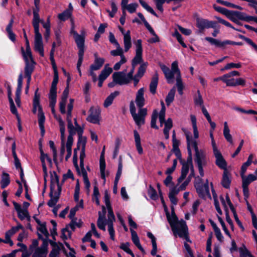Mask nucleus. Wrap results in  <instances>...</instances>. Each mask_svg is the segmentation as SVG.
<instances>
[{
  "mask_svg": "<svg viewBox=\"0 0 257 257\" xmlns=\"http://www.w3.org/2000/svg\"><path fill=\"white\" fill-rule=\"evenodd\" d=\"M72 14L70 10H65L58 15V17L61 21H64L71 17Z\"/></svg>",
  "mask_w": 257,
  "mask_h": 257,
  "instance_id": "47",
  "label": "nucleus"
},
{
  "mask_svg": "<svg viewBox=\"0 0 257 257\" xmlns=\"http://www.w3.org/2000/svg\"><path fill=\"white\" fill-rule=\"evenodd\" d=\"M21 51L23 58L26 62H34L32 57V54L31 50H24L23 47L21 48Z\"/></svg>",
  "mask_w": 257,
  "mask_h": 257,
  "instance_id": "33",
  "label": "nucleus"
},
{
  "mask_svg": "<svg viewBox=\"0 0 257 257\" xmlns=\"http://www.w3.org/2000/svg\"><path fill=\"white\" fill-rule=\"evenodd\" d=\"M36 9L33 10V26L34 29V32H39V23L42 21L40 20L39 15V5Z\"/></svg>",
  "mask_w": 257,
  "mask_h": 257,
  "instance_id": "18",
  "label": "nucleus"
},
{
  "mask_svg": "<svg viewBox=\"0 0 257 257\" xmlns=\"http://www.w3.org/2000/svg\"><path fill=\"white\" fill-rule=\"evenodd\" d=\"M158 83V75L156 73L152 77L151 82L150 84V90L153 94H155L156 92V88Z\"/></svg>",
  "mask_w": 257,
  "mask_h": 257,
  "instance_id": "35",
  "label": "nucleus"
},
{
  "mask_svg": "<svg viewBox=\"0 0 257 257\" xmlns=\"http://www.w3.org/2000/svg\"><path fill=\"white\" fill-rule=\"evenodd\" d=\"M253 156L252 154H250L246 162L244 163L241 168V171L240 172H242L243 173H245L247 168L248 166L250 165V164L252 163V160H253Z\"/></svg>",
  "mask_w": 257,
  "mask_h": 257,
  "instance_id": "46",
  "label": "nucleus"
},
{
  "mask_svg": "<svg viewBox=\"0 0 257 257\" xmlns=\"http://www.w3.org/2000/svg\"><path fill=\"white\" fill-rule=\"evenodd\" d=\"M73 99H70V102L67 106V121L68 122V128L69 135L68 137L67 141H65V151H66L67 152V155L65 157L66 161H67L70 158L72 154V146L73 143V136L76 134V132H78L79 130H80V127L78 125L76 119H75L74 123L77 127H74L71 120V111L73 107Z\"/></svg>",
  "mask_w": 257,
  "mask_h": 257,
  "instance_id": "3",
  "label": "nucleus"
},
{
  "mask_svg": "<svg viewBox=\"0 0 257 257\" xmlns=\"http://www.w3.org/2000/svg\"><path fill=\"white\" fill-rule=\"evenodd\" d=\"M123 44L124 51L126 52L132 47L131 32L130 31H127L123 37Z\"/></svg>",
  "mask_w": 257,
  "mask_h": 257,
  "instance_id": "30",
  "label": "nucleus"
},
{
  "mask_svg": "<svg viewBox=\"0 0 257 257\" xmlns=\"http://www.w3.org/2000/svg\"><path fill=\"white\" fill-rule=\"evenodd\" d=\"M173 37H175L178 42L184 48H186L187 45L184 43L183 38L180 34L176 30L174 33L172 34Z\"/></svg>",
  "mask_w": 257,
  "mask_h": 257,
  "instance_id": "54",
  "label": "nucleus"
},
{
  "mask_svg": "<svg viewBox=\"0 0 257 257\" xmlns=\"http://www.w3.org/2000/svg\"><path fill=\"white\" fill-rule=\"evenodd\" d=\"M224 82L226 83L228 86H235V79L232 78L226 74H224Z\"/></svg>",
  "mask_w": 257,
  "mask_h": 257,
  "instance_id": "49",
  "label": "nucleus"
},
{
  "mask_svg": "<svg viewBox=\"0 0 257 257\" xmlns=\"http://www.w3.org/2000/svg\"><path fill=\"white\" fill-rule=\"evenodd\" d=\"M207 20L198 18L197 19V27L200 30L207 29Z\"/></svg>",
  "mask_w": 257,
  "mask_h": 257,
  "instance_id": "50",
  "label": "nucleus"
},
{
  "mask_svg": "<svg viewBox=\"0 0 257 257\" xmlns=\"http://www.w3.org/2000/svg\"><path fill=\"white\" fill-rule=\"evenodd\" d=\"M75 41L77 44V47L84 46V36L78 35L74 38Z\"/></svg>",
  "mask_w": 257,
  "mask_h": 257,
  "instance_id": "60",
  "label": "nucleus"
},
{
  "mask_svg": "<svg viewBox=\"0 0 257 257\" xmlns=\"http://www.w3.org/2000/svg\"><path fill=\"white\" fill-rule=\"evenodd\" d=\"M138 7V5L137 3H131L128 4L125 7V10H127L130 13H134L136 12L137 8Z\"/></svg>",
  "mask_w": 257,
  "mask_h": 257,
  "instance_id": "64",
  "label": "nucleus"
},
{
  "mask_svg": "<svg viewBox=\"0 0 257 257\" xmlns=\"http://www.w3.org/2000/svg\"><path fill=\"white\" fill-rule=\"evenodd\" d=\"M176 92V89L175 87H173L170 90L168 93L165 101L167 105H169L174 100V96Z\"/></svg>",
  "mask_w": 257,
  "mask_h": 257,
  "instance_id": "43",
  "label": "nucleus"
},
{
  "mask_svg": "<svg viewBox=\"0 0 257 257\" xmlns=\"http://www.w3.org/2000/svg\"><path fill=\"white\" fill-rule=\"evenodd\" d=\"M10 183V179L9 175L5 172L2 174V180L1 181V185L2 188H6Z\"/></svg>",
  "mask_w": 257,
  "mask_h": 257,
  "instance_id": "41",
  "label": "nucleus"
},
{
  "mask_svg": "<svg viewBox=\"0 0 257 257\" xmlns=\"http://www.w3.org/2000/svg\"><path fill=\"white\" fill-rule=\"evenodd\" d=\"M51 108V111L54 115V117L55 119L58 121L59 127H60V131L61 133V150H60V157L61 159L63 158L64 153H65V122L62 120L61 117L57 115L56 114L55 110V107H50Z\"/></svg>",
  "mask_w": 257,
  "mask_h": 257,
  "instance_id": "9",
  "label": "nucleus"
},
{
  "mask_svg": "<svg viewBox=\"0 0 257 257\" xmlns=\"http://www.w3.org/2000/svg\"><path fill=\"white\" fill-rule=\"evenodd\" d=\"M213 152L216 159V165L224 171L227 170V163L218 149L213 150Z\"/></svg>",
  "mask_w": 257,
  "mask_h": 257,
  "instance_id": "16",
  "label": "nucleus"
},
{
  "mask_svg": "<svg viewBox=\"0 0 257 257\" xmlns=\"http://www.w3.org/2000/svg\"><path fill=\"white\" fill-rule=\"evenodd\" d=\"M41 160L42 163L43 167L46 169L45 161H48V162L51 163V160L48 156L47 154H45L42 151H41Z\"/></svg>",
  "mask_w": 257,
  "mask_h": 257,
  "instance_id": "62",
  "label": "nucleus"
},
{
  "mask_svg": "<svg viewBox=\"0 0 257 257\" xmlns=\"http://www.w3.org/2000/svg\"><path fill=\"white\" fill-rule=\"evenodd\" d=\"M230 175L227 170H225L223 172L221 184L224 188H228L230 186Z\"/></svg>",
  "mask_w": 257,
  "mask_h": 257,
  "instance_id": "29",
  "label": "nucleus"
},
{
  "mask_svg": "<svg viewBox=\"0 0 257 257\" xmlns=\"http://www.w3.org/2000/svg\"><path fill=\"white\" fill-rule=\"evenodd\" d=\"M17 213L18 217L21 220H24L25 218H29L28 212L26 209H22Z\"/></svg>",
  "mask_w": 257,
  "mask_h": 257,
  "instance_id": "63",
  "label": "nucleus"
},
{
  "mask_svg": "<svg viewBox=\"0 0 257 257\" xmlns=\"http://www.w3.org/2000/svg\"><path fill=\"white\" fill-rule=\"evenodd\" d=\"M228 16L232 21L236 23L238 22V20H243L244 19L243 14L239 12H229Z\"/></svg>",
  "mask_w": 257,
  "mask_h": 257,
  "instance_id": "32",
  "label": "nucleus"
},
{
  "mask_svg": "<svg viewBox=\"0 0 257 257\" xmlns=\"http://www.w3.org/2000/svg\"><path fill=\"white\" fill-rule=\"evenodd\" d=\"M100 175L102 179L104 180V182H105V163L103 157H100Z\"/></svg>",
  "mask_w": 257,
  "mask_h": 257,
  "instance_id": "45",
  "label": "nucleus"
},
{
  "mask_svg": "<svg viewBox=\"0 0 257 257\" xmlns=\"http://www.w3.org/2000/svg\"><path fill=\"white\" fill-rule=\"evenodd\" d=\"M23 226L19 223H17V226H14L11 228L10 230L7 231L5 234L7 235V236L8 237H11L12 235H13L14 234H15L16 232H17L20 229H23Z\"/></svg>",
  "mask_w": 257,
  "mask_h": 257,
  "instance_id": "42",
  "label": "nucleus"
},
{
  "mask_svg": "<svg viewBox=\"0 0 257 257\" xmlns=\"http://www.w3.org/2000/svg\"><path fill=\"white\" fill-rule=\"evenodd\" d=\"M34 50L39 52L41 56H44V48L42 37L40 32H35Z\"/></svg>",
  "mask_w": 257,
  "mask_h": 257,
  "instance_id": "13",
  "label": "nucleus"
},
{
  "mask_svg": "<svg viewBox=\"0 0 257 257\" xmlns=\"http://www.w3.org/2000/svg\"><path fill=\"white\" fill-rule=\"evenodd\" d=\"M116 49L112 50L110 51V54L113 56H119L120 58H122L123 56H124L123 55V51L122 49L120 47L119 45L118 47H116Z\"/></svg>",
  "mask_w": 257,
  "mask_h": 257,
  "instance_id": "56",
  "label": "nucleus"
},
{
  "mask_svg": "<svg viewBox=\"0 0 257 257\" xmlns=\"http://www.w3.org/2000/svg\"><path fill=\"white\" fill-rule=\"evenodd\" d=\"M194 169L191 160L187 161L182 164V167L181 169V173L180 176L178 179V184L181 183L186 177L188 174L189 169L192 171V169ZM191 172H190L191 173Z\"/></svg>",
  "mask_w": 257,
  "mask_h": 257,
  "instance_id": "15",
  "label": "nucleus"
},
{
  "mask_svg": "<svg viewBox=\"0 0 257 257\" xmlns=\"http://www.w3.org/2000/svg\"><path fill=\"white\" fill-rule=\"evenodd\" d=\"M86 143V138L79 136L77 143V147L74 151L73 163L77 173L83 177L85 187L89 189L90 184L87 177L86 170L84 166V160L85 158V147Z\"/></svg>",
  "mask_w": 257,
  "mask_h": 257,
  "instance_id": "1",
  "label": "nucleus"
},
{
  "mask_svg": "<svg viewBox=\"0 0 257 257\" xmlns=\"http://www.w3.org/2000/svg\"><path fill=\"white\" fill-rule=\"evenodd\" d=\"M109 199V195L106 191L104 194V201L108 211L107 219L106 220H104L106 210L105 207L103 206L102 207V211L98 212L99 217L97 220V226L99 229L105 231V225H107L110 238L114 240L115 232L113 228V222L115 221V216Z\"/></svg>",
  "mask_w": 257,
  "mask_h": 257,
  "instance_id": "2",
  "label": "nucleus"
},
{
  "mask_svg": "<svg viewBox=\"0 0 257 257\" xmlns=\"http://www.w3.org/2000/svg\"><path fill=\"white\" fill-rule=\"evenodd\" d=\"M195 175L194 169H192L191 172L190 173L188 178L182 183L179 184L180 190H184L186 189V187L191 181V178Z\"/></svg>",
  "mask_w": 257,
  "mask_h": 257,
  "instance_id": "38",
  "label": "nucleus"
},
{
  "mask_svg": "<svg viewBox=\"0 0 257 257\" xmlns=\"http://www.w3.org/2000/svg\"><path fill=\"white\" fill-rule=\"evenodd\" d=\"M112 78L113 81L119 85L127 84L131 81L125 71L114 72L112 75Z\"/></svg>",
  "mask_w": 257,
  "mask_h": 257,
  "instance_id": "11",
  "label": "nucleus"
},
{
  "mask_svg": "<svg viewBox=\"0 0 257 257\" xmlns=\"http://www.w3.org/2000/svg\"><path fill=\"white\" fill-rule=\"evenodd\" d=\"M122 170V162L121 157L120 156L119 158L118 169L116 174L115 180L118 181L121 176Z\"/></svg>",
  "mask_w": 257,
  "mask_h": 257,
  "instance_id": "51",
  "label": "nucleus"
},
{
  "mask_svg": "<svg viewBox=\"0 0 257 257\" xmlns=\"http://www.w3.org/2000/svg\"><path fill=\"white\" fill-rule=\"evenodd\" d=\"M104 63V59L102 58H99L96 54H95V60L93 64L90 68L92 70H97L100 69Z\"/></svg>",
  "mask_w": 257,
  "mask_h": 257,
  "instance_id": "28",
  "label": "nucleus"
},
{
  "mask_svg": "<svg viewBox=\"0 0 257 257\" xmlns=\"http://www.w3.org/2000/svg\"><path fill=\"white\" fill-rule=\"evenodd\" d=\"M40 94L38 93V88L35 92V95L33 99V112L36 113L37 111L38 113L43 112L42 108L40 104Z\"/></svg>",
  "mask_w": 257,
  "mask_h": 257,
  "instance_id": "17",
  "label": "nucleus"
},
{
  "mask_svg": "<svg viewBox=\"0 0 257 257\" xmlns=\"http://www.w3.org/2000/svg\"><path fill=\"white\" fill-rule=\"evenodd\" d=\"M35 65V62H26L25 68V75H31L33 73Z\"/></svg>",
  "mask_w": 257,
  "mask_h": 257,
  "instance_id": "40",
  "label": "nucleus"
},
{
  "mask_svg": "<svg viewBox=\"0 0 257 257\" xmlns=\"http://www.w3.org/2000/svg\"><path fill=\"white\" fill-rule=\"evenodd\" d=\"M38 122L41 132L42 135L45 133L44 123L45 121V117L43 112H40L38 114Z\"/></svg>",
  "mask_w": 257,
  "mask_h": 257,
  "instance_id": "37",
  "label": "nucleus"
},
{
  "mask_svg": "<svg viewBox=\"0 0 257 257\" xmlns=\"http://www.w3.org/2000/svg\"><path fill=\"white\" fill-rule=\"evenodd\" d=\"M205 39L209 42L211 45H214L216 47H220V48H224L226 44L230 43L229 42L226 41V40L224 41H221L218 39H214L211 37H206Z\"/></svg>",
  "mask_w": 257,
  "mask_h": 257,
  "instance_id": "25",
  "label": "nucleus"
},
{
  "mask_svg": "<svg viewBox=\"0 0 257 257\" xmlns=\"http://www.w3.org/2000/svg\"><path fill=\"white\" fill-rule=\"evenodd\" d=\"M161 105L162 108L159 114L157 110H154L153 111L152 115L151 125L152 127L155 129L158 130L159 128L158 126L156 125L157 119L159 115L160 126L162 127L163 124H165V128L163 132L166 139L167 140L169 138V132L173 126L172 120L171 118H169L166 121H165L166 108L163 101L161 102Z\"/></svg>",
  "mask_w": 257,
  "mask_h": 257,
  "instance_id": "7",
  "label": "nucleus"
},
{
  "mask_svg": "<svg viewBox=\"0 0 257 257\" xmlns=\"http://www.w3.org/2000/svg\"><path fill=\"white\" fill-rule=\"evenodd\" d=\"M139 2L142 6L148 12L150 13L154 16L158 17L157 14L155 13L154 10L149 6L145 1L143 0H139Z\"/></svg>",
  "mask_w": 257,
  "mask_h": 257,
  "instance_id": "48",
  "label": "nucleus"
},
{
  "mask_svg": "<svg viewBox=\"0 0 257 257\" xmlns=\"http://www.w3.org/2000/svg\"><path fill=\"white\" fill-rule=\"evenodd\" d=\"M173 37H175L178 42L184 48H186L187 45L184 43L183 38L180 34L176 30L174 33L172 34Z\"/></svg>",
  "mask_w": 257,
  "mask_h": 257,
  "instance_id": "53",
  "label": "nucleus"
},
{
  "mask_svg": "<svg viewBox=\"0 0 257 257\" xmlns=\"http://www.w3.org/2000/svg\"><path fill=\"white\" fill-rule=\"evenodd\" d=\"M240 176L242 178V184L247 185H249L251 182L257 179L256 176L252 174H250L246 176H245V173L240 172Z\"/></svg>",
  "mask_w": 257,
  "mask_h": 257,
  "instance_id": "27",
  "label": "nucleus"
},
{
  "mask_svg": "<svg viewBox=\"0 0 257 257\" xmlns=\"http://www.w3.org/2000/svg\"><path fill=\"white\" fill-rule=\"evenodd\" d=\"M90 114L87 120L93 123L99 124L100 119V109L98 107H91L90 109Z\"/></svg>",
  "mask_w": 257,
  "mask_h": 257,
  "instance_id": "12",
  "label": "nucleus"
},
{
  "mask_svg": "<svg viewBox=\"0 0 257 257\" xmlns=\"http://www.w3.org/2000/svg\"><path fill=\"white\" fill-rule=\"evenodd\" d=\"M130 244L128 242L122 243L120 244V248L125 251L127 253L130 254L132 257H135V255L132 251L129 248Z\"/></svg>",
  "mask_w": 257,
  "mask_h": 257,
  "instance_id": "58",
  "label": "nucleus"
},
{
  "mask_svg": "<svg viewBox=\"0 0 257 257\" xmlns=\"http://www.w3.org/2000/svg\"><path fill=\"white\" fill-rule=\"evenodd\" d=\"M119 94L118 91H114L111 93L104 100L103 106L107 108L112 104L114 99Z\"/></svg>",
  "mask_w": 257,
  "mask_h": 257,
  "instance_id": "34",
  "label": "nucleus"
},
{
  "mask_svg": "<svg viewBox=\"0 0 257 257\" xmlns=\"http://www.w3.org/2000/svg\"><path fill=\"white\" fill-rule=\"evenodd\" d=\"M194 102L195 105L201 108L204 106L203 98L199 90L197 91V95L194 98Z\"/></svg>",
  "mask_w": 257,
  "mask_h": 257,
  "instance_id": "44",
  "label": "nucleus"
},
{
  "mask_svg": "<svg viewBox=\"0 0 257 257\" xmlns=\"http://www.w3.org/2000/svg\"><path fill=\"white\" fill-rule=\"evenodd\" d=\"M47 247L48 244L44 242L40 247L35 249L33 253L36 257H46L48 252Z\"/></svg>",
  "mask_w": 257,
  "mask_h": 257,
  "instance_id": "19",
  "label": "nucleus"
},
{
  "mask_svg": "<svg viewBox=\"0 0 257 257\" xmlns=\"http://www.w3.org/2000/svg\"><path fill=\"white\" fill-rule=\"evenodd\" d=\"M58 72L57 69L54 70V78L50 91L57 92V84L58 82Z\"/></svg>",
  "mask_w": 257,
  "mask_h": 257,
  "instance_id": "39",
  "label": "nucleus"
},
{
  "mask_svg": "<svg viewBox=\"0 0 257 257\" xmlns=\"http://www.w3.org/2000/svg\"><path fill=\"white\" fill-rule=\"evenodd\" d=\"M160 67L169 83L173 82L174 76L175 74H177L176 86L178 93L180 95H182L184 85L182 81L180 71L178 68V62L175 61L172 63L171 69L164 64H161Z\"/></svg>",
  "mask_w": 257,
  "mask_h": 257,
  "instance_id": "6",
  "label": "nucleus"
},
{
  "mask_svg": "<svg viewBox=\"0 0 257 257\" xmlns=\"http://www.w3.org/2000/svg\"><path fill=\"white\" fill-rule=\"evenodd\" d=\"M167 220L171 227L172 230L175 236L178 235L180 237L189 241L188 228L186 222L181 219L178 220L177 217L174 212L170 214L168 211H166Z\"/></svg>",
  "mask_w": 257,
  "mask_h": 257,
  "instance_id": "5",
  "label": "nucleus"
},
{
  "mask_svg": "<svg viewBox=\"0 0 257 257\" xmlns=\"http://www.w3.org/2000/svg\"><path fill=\"white\" fill-rule=\"evenodd\" d=\"M68 93L69 91L68 88H66L63 91L61 100L59 103L60 111L62 114H64L66 112L65 106L67 102V99L68 96Z\"/></svg>",
  "mask_w": 257,
  "mask_h": 257,
  "instance_id": "22",
  "label": "nucleus"
},
{
  "mask_svg": "<svg viewBox=\"0 0 257 257\" xmlns=\"http://www.w3.org/2000/svg\"><path fill=\"white\" fill-rule=\"evenodd\" d=\"M144 88H140L137 93L136 98V103L138 107L142 108V107L145 104V98L144 97Z\"/></svg>",
  "mask_w": 257,
  "mask_h": 257,
  "instance_id": "20",
  "label": "nucleus"
},
{
  "mask_svg": "<svg viewBox=\"0 0 257 257\" xmlns=\"http://www.w3.org/2000/svg\"><path fill=\"white\" fill-rule=\"evenodd\" d=\"M241 67V64L240 63H230L226 64L225 67L221 69V71H224V70H229L232 68H239Z\"/></svg>",
  "mask_w": 257,
  "mask_h": 257,
  "instance_id": "61",
  "label": "nucleus"
},
{
  "mask_svg": "<svg viewBox=\"0 0 257 257\" xmlns=\"http://www.w3.org/2000/svg\"><path fill=\"white\" fill-rule=\"evenodd\" d=\"M132 235V239L133 243L136 245V246L143 253L145 252V250L142 246L139 238L138 236L137 232L132 228H130Z\"/></svg>",
  "mask_w": 257,
  "mask_h": 257,
  "instance_id": "26",
  "label": "nucleus"
},
{
  "mask_svg": "<svg viewBox=\"0 0 257 257\" xmlns=\"http://www.w3.org/2000/svg\"><path fill=\"white\" fill-rule=\"evenodd\" d=\"M36 221L38 224L37 229L39 237H41V235H43L46 238H48L49 234L46 228V223H41V221L39 220H37Z\"/></svg>",
  "mask_w": 257,
  "mask_h": 257,
  "instance_id": "21",
  "label": "nucleus"
},
{
  "mask_svg": "<svg viewBox=\"0 0 257 257\" xmlns=\"http://www.w3.org/2000/svg\"><path fill=\"white\" fill-rule=\"evenodd\" d=\"M57 92H51L49 93L50 106L55 107L56 103Z\"/></svg>",
  "mask_w": 257,
  "mask_h": 257,
  "instance_id": "59",
  "label": "nucleus"
},
{
  "mask_svg": "<svg viewBox=\"0 0 257 257\" xmlns=\"http://www.w3.org/2000/svg\"><path fill=\"white\" fill-rule=\"evenodd\" d=\"M173 37H175L178 42L184 48H186L187 45L184 43L183 38L180 34L176 30L174 33L172 34Z\"/></svg>",
  "mask_w": 257,
  "mask_h": 257,
  "instance_id": "55",
  "label": "nucleus"
},
{
  "mask_svg": "<svg viewBox=\"0 0 257 257\" xmlns=\"http://www.w3.org/2000/svg\"><path fill=\"white\" fill-rule=\"evenodd\" d=\"M185 133L187 140L188 154L189 156H191L192 154L191 148H193L195 150V155L194 161L196 164L200 176L203 177L204 175L203 167L205 166L206 165L205 156L203 152L199 151L197 142L192 139L190 133L188 131H185Z\"/></svg>",
  "mask_w": 257,
  "mask_h": 257,
  "instance_id": "4",
  "label": "nucleus"
},
{
  "mask_svg": "<svg viewBox=\"0 0 257 257\" xmlns=\"http://www.w3.org/2000/svg\"><path fill=\"white\" fill-rule=\"evenodd\" d=\"M240 38L251 47L254 51L257 52V45L250 39L245 37L244 36H240Z\"/></svg>",
  "mask_w": 257,
  "mask_h": 257,
  "instance_id": "52",
  "label": "nucleus"
},
{
  "mask_svg": "<svg viewBox=\"0 0 257 257\" xmlns=\"http://www.w3.org/2000/svg\"><path fill=\"white\" fill-rule=\"evenodd\" d=\"M23 85V76L21 74L18 78V86L16 92V95L20 96Z\"/></svg>",
  "mask_w": 257,
  "mask_h": 257,
  "instance_id": "57",
  "label": "nucleus"
},
{
  "mask_svg": "<svg viewBox=\"0 0 257 257\" xmlns=\"http://www.w3.org/2000/svg\"><path fill=\"white\" fill-rule=\"evenodd\" d=\"M190 118H191V121L192 122L193 132V135H194V138L193 137H192V138L193 140H194L196 142V141L195 140L199 138V132H198L197 126L196 118L194 115L191 114L190 115ZM183 131L184 132V134H185V132L187 131V130H184ZM189 132L190 133H191L189 131ZM190 135H191V134H190ZM191 136L192 137V135H191Z\"/></svg>",
  "mask_w": 257,
  "mask_h": 257,
  "instance_id": "24",
  "label": "nucleus"
},
{
  "mask_svg": "<svg viewBox=\"0 0 257 257\" xmlns=\"http://www.w3.org/2000/svg\"><path fill=\"white\" fill-rule=\"evenodd\" d=\"M194 186L197 192L200 197L204 198L207 196L211 197L209 192L208 180H206V183L204 184H203L202 183V179L200 178H196Z\"/></svg>",
  "mask_w": 257,
  "mask_h": 257,
  "instance_id": "10",
  "label": "nucleus"
},
{
  "mask_svg": "<svg viewBox=\"0 0 257 257\" xmlns=\"http://www.w3.org/2000/svg\"><path fill=\"white\" fill-rule=\"evenodd\" d=\"M220 199L225 212L229 211V208L232 212H233V210H235L233 204L228 195L226 196L225 198H224L223 196H221Z\"/></svg>",
  "mask_w": 257,
  "mask_h": 257,
  "instance_id": "23",
  "label": "nucleus"
},
{
  "mask_svg": "<svg viewBox=\"0 0 257 257\" xmlns=\"http://www.w3.org/2000/svg\"><path fill=\"white\" fill-rule=\"evenodd\" d=\"M107 65H106L104 69L101 72V73L99 76L98 79L105 80L112 72V69L110 67H107Z\"/></svg>",
  "mask_w": 257,
  "mask_h": 257,
  "instance_id": "36",
  "label": "nucleus"
},
{
  "mask_svg": "<svg viewBox=\"0 0 257 257\" xmlns=\"http://www.w3.org/2000/svg\"><path fill=\"white\" fill-rule=\"evenodd\" d=\"M223 136L226 140L230 144H233V139L232 136L230 134V130L228 126L227 122L225 121L223 123Z\"/></svg>",
  "mask_w": 257,
  "mask_h": 257,
  "instance_id": "31",
  "label": "nucleus"
},
{
  "mask_svg": "<svg viewBox=\"0 0 257 257\" xmlns=\"http://www.w3.org/2000/svg\"><path fill=\"white\" fill-rule=\"evenodd\" d=\"M142 41L138 40L136 43V56L132 61V66L135 67L136 65L140 63L142 61Z\"/></svg>",
  "mask_w": 257,
  "mask_h": 257,
  "instance_id": "14",
  "label": "nucleus"
},
{
  "mask_svg": "<svg viewBox=\"0 0 257 257\" xmlns=\"http://www.w3.org/2000/svg\"><path fill=\"white\" fill-rule=\"evenodd\" d=\"M130 110L136 124L140 126L145 123V116L147 114V108H140L138 113H136L135 103L132 101L130 104Z\"/></svg>",
  "mask_w": 257,
  "mask_h": 257,
  "instance_id": "8",
  "label": "nucleus"
}]
</instances>
